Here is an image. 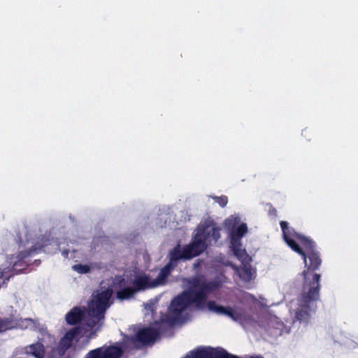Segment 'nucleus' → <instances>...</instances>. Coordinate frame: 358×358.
Here are the masks:
<instances>
[{"mask_svg": "<svg viewBox=\"0 0 358 358\" xmlns=\"http://www.w3.org/2000/svg\"><path fill=\"white\" fill-rule=\"evenodd\" d=\"M280 225L285 242L303 257L305 264V269L302 272L303 290L295 318L307 324L310 317V312L315 310V303L320 299L321 275L315 271L320 268L322 260L312 239L296 232L289 226L287 221H280Z\"/></svg>", "mask_w": 358, "mask_h": 358, "instance_id": "nucleus-1", "label": "nucleus"}, {"mask_svg": "<svg viewBox=\"0 0 358 358\" xmlns=\"http://www.w3.org/2000/svg\"><path fill=\"white\" fill-rule=\"evenodd\" d=\"M188 284V290L183 291L171 300L167 313L160 316L159 324L170 327L175 325L180 321L182 313L192 305L199 310L203 309L208 295L222 286L219 278L207 280L203 277H194L189 280Z\"/></svg>", "mask_w": 358, "mask_h": 358, "instance_id": "nucleus-2", "label": "nucleus"}, {"mask_svg": "<svg viewBox=\"0 0 358 358\" xmlns=\"http://www.w3.org/2000/svg\"><path fill=\"white\" fill-rule=\"evenodd\" d=\"M220 231L221 228L219 227L213 226L210 229L208 226L199 227L192 242L182 248L185 260H189L203 253L212 241L217 242L221 237Z\"/></svg>", "mask_w": 358, "mask_h": 358, "instance_id": "nucleus-3", "label": "nucleus"}, {"mask_svg": "<svg viewBox=\"0 0 358 358\" xmlns=\"http://www.w3.org/2000/svg\"><path fill=\"white\" fill-rule=\"evenodd\" d=\"M112 289H107L98 293L89 303L86 325L90 329L99 331L101 328L106 309L110 306Z\"/></svg>", "mask_w": 358, "mask_h": 358, "instance_id": "nucleus-4", "label": "nucleus"}, {"mask_svg": "<svg viewBox=\"0 0 358 358\" xmlns=\"http://www.w3.org/2000/svg\"><path fill=\"white\" fill-rule=\"evenodd\" d=\"M34 252H36V248H33L29 250L20 251L16 257L13 256L10 258V263L13 264V273L5 277L3 284H6V281H8L11 276L20 273L27 268V266L30 264V260H28V258Z\"/></svg>", "mask_w": 358, "mask_h": 358, "instance_id": "nucleus-5", "label": "nucleus"}, {"mask_svg": "<svg viewBox=\"0 0 358 358\" xmlns=\"http://www.w3.org/2000/svg\"><path fill=\"white\" fill-rule=\"evenodd\" d=\"M129 280L123 276H116L113 282V287L116 292V298L120 301L132 298L136 293Z\"/></svg>", "mask_w": 358, "mask_h": 358, "instance_id": "nucleus-6", "label": "nucleus"}, {"mask_svg": "<svg viewBox=\"0 0 358 358\" xmlns=\"http://www.w3.org/2000/svg\"><path fill=\"white\" fill-rule=\"evenodd\" d=\"M80 332L81 329L76 327L66 331L64 336L60 338L55 348L59 357H63L66 352L72 347L74 340L80 335Z\"/></svg>", "mask_w": 358, "mask_h": 358, "instance_id": "nucleus-7", "label": "nucleus"}, {"mask_svg": "<svg viewBox=\"0 0 358 358\" xmlns=\"http://www.w3.org/2000/svg\"><path fill=\"white\" fill-rule=\"evenodd\" d=\"M192 356L194 358H236L224 350H217L210 347L198 348L192 352Z\"/></svg>", "mask_w": 358, "mask_h": 358, "instance_id": "nucleus-8", "label": "nucleus"}, {"mask_svg": "<svg viewBox=\"0 0 358 358\" xmlns=\"http://www.w3.org/2000/svg\"><path fill=\"white\" fill-rule=\"evenodd\" d=\"M88 309L85 307L76 306L67 313L65 317L68 324L76 325L83 320L86 322Z\"/></svg>", "mask_w": 358, "mask_h": 358, "instance_id": "nucleus-9", "label": "nucleus"}, {"mask_svg": "<svg viewBox=\"0 0 358 358\" xmlns=\"http://www.w3.org/2000/svg\"><path fill=\"white\" fill-rule=\"evenodd\" d=\"M130 283L136 293L156 287L155 286H152L154 285L153 280H151L150 276L145 273L136 275Z\"/></svg>", "mask_w": 358, "mask_h": 358, "instance_id": "nucleus-10", "label": "nucleus"}, {"mask_svg": "<svg viewBox=\"0 0 358 358\" xmlns=\"http://www.w3.org/2000/svg\"><path fill=\"white\" fill-rule=\"evenodd\" d=\"M206 306H207L210 311L220 315H227L234 321H237L239 319L240 315L233 308L217 305L214 301H206Z\"/></svg>", "mask_w": 358, "mask_h": 358, "instance_id": "nucleus-11", "label": "nucleus"}, {"mask_svg": "<svg viewBox=\"0 0 358 358\" xmlns=\"http://www.w3.org/2000/svg\"><path fill=\"white\" fill-rule=\"evenodd\" d=\"M159 336V330L152 327H146L138 331L136 338L143 343H148L155 341Z\"/></svg>", "mask_w": 358, "mask_h": 358, "instance_id": "nucleus-12", "label": "nucleus"}, {"mask_svg": "<svg viewBox=\"0 0 358 358\" xmlns=\"http://www.w3.org/2000/svg\"><path fill=\"white\" fill-rule=\"evenodd\" d=\"M24 352L34 358H44L45 350L43 343L36 342L26 346L24 348Z\"/></svg>", "mask_w": 358, "mask_h": 358, "instance_id": "nucleus-13", "label": "nucleus"}, {"mask_svg": "<svg viewBox=\"0 0 358 358\" xmlns=\"http://www.w3.org/2000/svg\"><path fill=\"white\" fill-rule=\"evenodd\" d=\"M175 268L176 267L174 266L171 265V263H167L164 267L161 268L157 278L153 280L154 285L152 286L157 287L164 284L166 278Z\"/></svg>", "mask_w": 358, "mask_h": 358, "instance_id": "nucleus-14", "label": "nucleus"}, {"mask_svg": "<svg viewBox=\"0 0 358 358\" xmlns=\"http://www.w3.org/2000/svg\"><path fill=\"white\" fill-rule=\"evenodd\" d=\"M184 254L185 253L183 250L180 249L179 245L176 246L169 252V262L168 263H171V265L176 267L178 266V262L179 260H185V257Z\"/></svg>", "mask_w": 358, "mask_h": 358, "instance_id": "nucleus-15", "label": "nucleus"}, {"mask_svg": "<svg viewBox=\"0 0 358 358\" xmlns=\"http://www.w3.org/2000/svg\"><path fill=\"white\" fill-rule=\"evenodd\" d=\"M102 348L103 358H120L123 355V350L120 346L110 345L108 347Z\"/></svg>", "mask_w": 358, "mask_h": 358, "instance_id": "nucleus-16", "label": "nucleus"}, {"mask_svg": "<svg viewBox=\"0 0 358 358\" xmlns=\"http://www.w3.org/2000/svg\"><path fill=\"white\" fill-rule=\"evenodd\" d=\"M248 231V227L245 224H241L236 229H233L231 231V239L232 245L234 243L240 244V239L243 237L245 234Z\"/></svg>", "mask_w": 358, "mask_h": 358, "instance_id": "nucleus-17", "label": "nucleus"}, {"mask_svg": "<svg viewBox=\"0 0 358 358\" xmlns=\"http://www.w3.org/2000/svg\"><path fill=\"white\" fill-rule=\"evenodd\" d=\"M238 275L245 282H250L253 278L252 269L250 264H244L238 270Z\"/></svg>", "mask_w": 358, "mask_h": 358, "instance_id": "nucleus-18", "label": "nucleus"}, {"mask_svg": "<svg viewBox=\"0 0 358 358\" xmlns=\"http://www.w3.org/2000/svg\"><path fill=\"white\" fill-rule=\"evenodd\" d=\"M14 328L13 320L10 317H0V334Z\"/></svg>", "mask_w": 358, "mask_h": 358, "instance_id": "nucleus-19", "label": "nucleus"}, {"mask_svg": "<svg viewBox=\"0 0 358 358\" xmlns=\"http://www.w3.org/2000/svg\"><path fill=\"white\" fill-rule=\"evenodd\" d=\"M103 348H98L90 351L85 358H103Z\"/></svg>", "mask_w": 358, "mask_h": 358, "instance_id": "nucleus-20", "label": "nucleus"}, {"mask_svg": "<svg viewBox=\"0 0 358 358\" xmlns=\"http://www.w3.org/2000/svg\"><path fill=\"white\" fill-rule=\"evenodd\" d=\"M74 271L79 273H87L90 271V268L87 264H76L73 266Z\"/></svg>", "mask_w": 358, "mask_h": 358, "instance_id": "nucleus-21", "label": "nucleus"}, {"mask_svg": "<svg viewBox=\"0 0 358 358\" xmlns=\"http://www.w3.org/2000/svg\"><path fill=\"white\" fill-rule=\"evenodd\" d=\"M212 198L222 208L225 207L228 203V198L227 196H224V195H222L220 196H212Z\"/></svg>", "mask_w": 358, "mask_h": 358, "instance_id": "nucleus-22", "label": "nucleus"}, {"mask_svg": "<svg viewBox=\"0 0 358 358\" xmlns=\"http://www.w3.org/2000/svg\"><path fill=\"white\" fill-rule=\"evenodd\" d=\"M239 247H240V245H238V243H234V245H233V250H234V255L238 259H241L244 255H246L245 250H241Z\"/></svg>", "mask_w": 358, "mask_h": 358, "instance_id": "nucleus-23", "label": "nucleus"}, {"mask_svg": "<svg viewBox=\"0 0 358 358\" xmlns=\"http://www.w3.org/2000/svg\"><path fill=\"white\" fill-rule=\"evenodd\" d=\"M267 206H268V215L272 217H277V215H278L277 210L271 204H267Z\"/></svg>", "mask_w": 358, "mask_h": 358, "instance_id": "nucleus-24", "label": "nucleus"}, {"mask_svg": "<svg viewBox=\"0 0 358 358\" xmlns=\"http://www.w3.org/2000/svg\"><path fill=\"white\" fill-rule=\"evenodd\" d=\"M302 136H304L308 141H310L309 137L311 136V131L308 129H305L302 131Z\"/></svg>", "mask_w": 358, "mask_h": 358, "instance_id": "nucleus-25", "label": "nucleus"}, {"mask_svg": "<svg viewBox=\"0 0 358 358\" xmlns=\"http://www.w3.org/2000/svg\"><path fill=\"white\" fill-rule=\"evenodd\" d=\"M234 219H232V218H228V219H227V220H225V225H226L227 227H231V226H233V225H234Z\"/></svg>", "mask_w": 358, "mask_h": 358, "instance_id": "nucleus-26", "label": "nucleus"}, {"mask_svg": "<svg viewBox=\"0 0 358 358\" xmlns=\"http://www.w3.org/2000/svg\"><path fill=\"white\" fill-rule=\"evenodd\" d=\"M6 271L0 268V279L4 277Z\"/></svg>", "mask_w": 358, "mask_h": 358, "instance_id": "nucleus-27", "label": "nucleus"}, {"mask_svg": "<svg viewBox=\"0 0 358 358\" xmlns=\"http://www.w3.org/2000/svg\"><path fill=\"white\" fill-rule=\"evenodd\" d=\"M62 255L65 257H68V255H69V250H64L62 252Z\"/></svg>", "mask_w": 358, "mask_h": 358, "instance_id": "nucleus-28", "label": "nucleus"}, {"mask_svg": "<svg viewBox=\"0 0 358 358\" xmlns=\"http://www.w3.org/2000/svg\"><path fill=\"white\" fill-rule=\"evenodd\" d=\"M233 357H234L236 358H239L238 356L234 355H233ZM251 358H264V357L262 356H256V357H252Z\"/></svg>", "mask_w": 358, "mask_h": 358, "instance_id": "nucleus-29", "label": "nucleus"}, {"mask_svg": "<svg viewBox=\"0 0 358 358\" xmlns=\"http://www.w3.org/2000/svg\"><path fill=\"white\" fill-rule=\"evenodd\" d=\"M25 321H27L28 322L33 323V320L32 319H26Z\"/></svg>", "mask_w": 358, "mask_h": 358, "instance_id": "nucleus-30", "label": "nucleus"}]
</instances>
